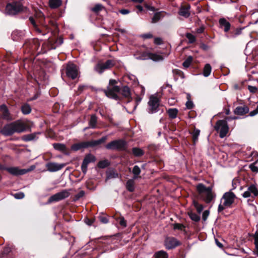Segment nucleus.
<instances>
[{
  "label": "nucleus",
  "instance_id": "1",
  "mask_svg": "<svg viewBox=\"0 0 258 258\" xmlns=\"http://www.w3.org/2000/svg\"><path fill=\"white\" fill-rule=\"evenodd\" d=\"M26 130L25 124L19 120L5 125L1 133L5 136H11L15 133H22Z\"/></svg>",
  "mask_w": 258,
  "mask_h": 258
},
{
  "label": "nucleus",
  "instance_id": "2",
  "mask_svg": "<svg viewBox=\"0 0 258 258\" xmlns=\"http://www.w3.org/2000/svg\"><path fill=\"white\" fill-rule=\"evenodd\" d=\"M196 188L200 198L207 204L210 203L215 197L211 187H206L203 183H199Z\"/></svg>",
  "mask_w": 258,
  "mask_h": 258
},
{
  "label": "nucleus",
  "instance_id": "3",
  "mask_svg": "<svg viewBox=\"0 0 258 258\" xmlns=\"http://www.w3.org/2000/svg\"><path fill=\"white\" fill-rule=\"evenodd\" d=\"M235 198L236 196L232 192L228 191L225 192L221 199V203L219 204L218 208V212H221L225 208L230 207Z\"/></svg>",
  "mask_w": 258,
  "mask_h": 258
},
{
  "label": "nucleus",
  "instance_id": "4",
  "mask_svg": "<svg viewBox=\"0 0 258 258\" xmlns=\"http://www.w3.org/2000/svg\"><path fill=\"white\" fill-rule=\"evenodd\" d=\"M24 7L19 2L8 3L6 7L5 13L7 15L14 16L23 11Z\"/></svg>",
  "mask_w": 258,
  "mask_h": 258
},
{
  "label": "nucleus",
  "instance_id": "5",
  "mask_svg": "<svg viewBox=\"0 0 258 258\" xmlns=\"http://www.w3.org/2000/svg\"><path fill=\"white\" fill-rule=\"evenodd\" d=\"M148 112L150 113L159 112L160 114L164 111L163 108L160 107V101L159 98L154 95L150 96L148 102Z\"/></svg>",
  "mask_w": 258,
  "mask_h": 258
},
{
  "label": "nucleus",
  "instance_id": "6",
  "mask_svg": "<svg viewBox=\"0 0 258 258\" xmlns=\"http://www.w3.org/2000/svg\"><path fill=\"white\" fill-rule=\"evenodd\" d=\"M105 148L111 150L124 151L126 149V142L123 140H114L108 143Z\"/></svg>",
  "mask_w": 258,
  "mask_h": 258
},
{
  "label": "nucleus",
  "instance_id": "7",
  "mask_svg": "<svg viewBox=\"0 0 258 258\" xmlns=\"http://www.w3.org/2000/svg\"><path fill=\"white\" fill-rule=\"evenodd\" d=\"M214 127L215 130L219 133V136L221 138H224L229 131V127L226 120H218Z\"/></svg>",
  "mask_w": 258,
  "mask_h": 258
},
{
  "label": "nucleus",
  "instance_id": "8",
  "mask_svg": "<svg viewBox=\"0 0 258 258\" xmlns=\"http://www.w3.org/2000/svg\"><path fill=\"white\" fill-rule=\"evenodd\" d=\"M114 63L112 60H107L105 62H98L94 67V70L99 74H102L106 70L113 67Z\"/></svg>",
  "mask_w": 258,
  "mask_h": 258
},
{
  "label": "nucleus",
  "instance_id": "9",
  "mask_svg": "<svg viewBox=\"0 0 258 258\" xmlns=\"http://www.w3.org/2000/svg\"><path fill=\"white\" fill-rule=\"evenodd\" d=\"M70 196L68 190L64 189L51 196L49 200V203L58 202L68 198Z\"/></svg>",
  "mask_w": 258,
  "mask_h": 258
},
{
  "label": "nucleus",
  "instance_id": "10",
  "mask_svg": "<svg viewBox=\"0 0 258 258\" xmlns=\"http://www.w3.org/2000/svg\"><path fill=\"white\" fill-rule=\"evenodd\" d=\"M35 168V166H31L28 169H19L18 167H10L7 168V171L11 174L14 175H19L25 174Z\"/></svg>",
  "mask_w": 258,
  "mask_h": 258
},
{
  "label": "nucleus",
  "instance_id": "11",
  "mask_svg": "<svg viewBox=\"0 0 258 258\" xmlns=\"http://www.w3.org/2000/svg\"><path fill=\"white\" fill-rule=\"evenodd\" d=\"M120 91V88L117 86H113L108 87L107 90L104 91L106 95L110 98L114 99H117L118 96L117 93Z\"/></svg>",
  "mask_w": 258,
  "mask_h": 258
},
{
  "label": "nucleus",
  "instance_id": "12",
  "mask_svg": "<svg viewBox=\"0 0 258 258\" xmlns=\"http://www.w3.org/2000/svg\"><path fill=\"white\" fill-rule=\"evenodd\" d=\"M66 74L69 78L73 80L75 79L78 75V71L76 65L69 64L66 69Z\"/></svg>",
  "mask_w": 258,
  "mask_h": 258
},
{
  "label": "nucleus",
  "instance_id": "13",
  "mask_svg": "<svg viewBox=\"0 0 258 258\" xmlns=\"http://www.w3.org/2000/svg\"><path fill=\"white\" fill-rule=\"evenodd\" d=\"M95 157L91 154L86 155L81 165V169L83 173L85 174L87 171L88 165L91 162H95Z\"/></svg>",
  "mask_w": 258,
  "mask_h": 258
},
{
  "label": "nucleus",
  "instance_id": "14",
  "mask_svg": "<svg viewBox=\"0 0 258 258\" xmlns=\"http://www.w3.org/2000/svg\"><path fill=\"white\" fill-rule=\"evenodd\" d=\"M164 243L165 247L168 249L174 248L180 244L176 238L172 237L166 238Z\"/></svg>",
  "mask_w": 258,
  "mask_h": 258
},
{
  "label": "nucleus",
  "instance_id": "15",
  "mask_svg": "<svg viewBox=\"0 0 258 258\" xmlns=\"http://www.w3.org/2000/svg\"><path fill=\"white\" fill-rule=\"evenodd\" d=\"M258 195V189L256 187L253 185H250L247 188V190L244 192L242 195L243 197L247 198L250 197H255Z\"/></svg>",
  "mask_w": 258,
  "mask_h": 258
},
{
  "label": "nucleus",
  "instance_id": "16",
  "mask_svg": "<svg viewBox=\"0 0 258 258\" xmlns=\"http://www.w3.org/2000/svg\"><path fill=\"white\" fill-rule=\"evenodd\" d=\"M66 166V164H58L55 162H49L46 164L47 169L49 172H56L61 170Z\"/></svg>",
  "mask_w": 258,
  "mask_h": 258
},
{
  "label": "nucleus",
  "instance_id": "17",
  "mask_svg": "<svg viewBox=\"0 0 258 258\" xmlns=\"http://www.w3.org/2000/svg\"><path fill=\"white\" fill-rule=\"evenodd\" d=\"M249 108L246 105L237 106L234 110L233 112L235 114L238 115H243L248 113Z\"/></svg>",
  "mask_w": 258,
  "mask_h": 258
},
{
  "label": "nucleus",
  "instance_id": "18",
  "mask_svg": "<svg viewBox=\"0 0 258 258\" xmlns=\"http://www.w3.org/2000/svg\"><path fill=\"white\" fill-rule=\"evenodd\" d=\"M11 36L14 41H19L23 38L24 33L21 31L15 30L12 32Z\"/></svg>",
  "mask_w": 258,
  "mask_h": 258
},
{
  "label": "nucleus",
  "instance_id": "19",
  "mask_svg": "<svg viewBox=\"0 0 258 258\" xmlns=\"http://www.w3.org/2000/svg\"><path fill=\"white\" fill-rule=\"evenodd\" d=\"M219 23L220 28H223L225 32H227L229 30L231 25L225 18L220 19Z\"/></svg>",
  "mask_w": 258,
  "mask_h": 258
},
{
  "label": "nucleus",
  "instance_id": "20",
  "mask_svg": "<svg viewBox=\"0 0 258 258\" xmlns=\"http://www.w3.org/2000/svg\"><path fill=\"white\" fill-rule=\"evenodd\" d=\"M107 139V136H104L102 137L101 139L97 140H93L91 141H88L87 142L88 147H95L98 146L102 143H104L106 140Z\"/></svg>",
  "mask_w": 258,
  "mask_h": 258
},
{
  "label": "nucleus",
  "instance_id": "21",
  "mask_svg": "<svg viewBox=\"0 0 258 258\" xmlns=\"http://www.w3.org/2000/svg\"><path fill=\"white\" fill-rule=\"evenodd\" d=\"M189 9L190 6L189 5L181 6L179 11V15L185 18H188L190 16Z\"/></svg>",
  "mask_w": 258,
  "mask_h": 258
},
{
  "label": "nucleus",
  "instance_id": "22",
  "mask_svg": "<svg viewBox=\"0 0 258 258\" xmlns=\"http://www.w3.org/2000/svg\"><path fill=\"white\" fill-rule=\"evenodd\" d=\"M87 142H81L77 144H73L71 146V150L74 151H77L82 149L88 148Z\"/></svg>",
  "mask_w": 258,
  "mask_h": 258
},
{
  "label": "nucleus",
  "instance_id": "23",
  "mask_svg": "<svg viewBox=\"0 0 258 258\" xmlns=\"http://www.w3.org/2000/svg\"><path fill=\"white\" fill-rule=\"evenodd\" d=\"M0 109L3 112V118L7 120H11L12 118L10 116V113L6 105L3 104L0 106Z\"/></svg>",
  "mask_w": 258,
  "mask_h": 258
},
{
  "label": "nucleus",
  "instance_id": "24",
  "mask_svg": "<svg viewBox=\"0 0 258 258\" xmlns=\"http://www.w3.org/2000/svg\"><path fill=\"white\" fill-rule=\"evenodd\" d=\"M39 134V133H34L28 135H25L22 137V139L25 142L33 141L38 138L37 135Z\"/></svg>",
  "mask_w": 258,
  "mask_h": 258
},
{
  "label": "nucleus",
  "instance_id": "25",
  "mask_svg": "<svg viewBox=\"0 0 258 258\" xmlns=\"http://www.w3.org/2000/svg\"><path fill=\"white\" fill-rule=\"evenodd\" d=\"M142 98L139 96H137L135 100V102L134 103L132 107L130 106V104L127 106V107L130 109V112L131 113L133 112L136 109L137 106L139 104V103L141 101Z\"/></svg>",
  "mask_w": 258,
  "mask_h": 258
},
{
  "label": "nucleus",
  "instance_id": "26",
  "mask_svg": "<svg viewBox=\"0 0 258 258\" xmlns=\"http://www.w3.org/2000/svg\"><path fill=\"white\" fill-rule=\"evenodd\" d=\"M53 146L54 148L58 151H61L63 153L67 152V148L64 144L60 143L53 144Z\"/></svg>",
  "mask_w": 258,
  "mask_h": 258
},
{
  "label": "nucleus",
  "instance_id": "27",
  "mask_svg": "<svg viewBox=\"0 0 258 258\" xmlns=\"http://www.w3.org/2000/svg\"><path fill=\"white\" fill-rule=\"evenodd\" d=\"M211 71L212 68L211 65L209 63H207L204 66L203 74L205 77H207L210 76Z\"/></svg>",
  "mask_w": 258,
  "mask_h": 258
},
{
  "label": "nucleus",
  "instance_id": "28",
  "mask_svg": "<svg viewBox=\"0 0 258 258\" xmlns=\"http://www.w3.org/2000/svg\"><path fill=\"white\" fill-rule=\"evenodd\" d=\"M126 188L129 191L131 192H132L134 190L135 181L134 178L127 180L126 184Z\"/></svg>",
  "mask_w": 258,
  "mask_h": 258
},
{
  "label": "nucleus",
  "instance_id": "29",
  "mask_svg": "<svg viewBox=\"0 0 258 258\" xmlns=\"http://www.w3.org/2000/svg\"><path fill=\"white\" fill-rule=\"evenodd\" d=\"M178 110L176 108H170L167 110L169 117L171 119L175 118L177 117Z\"/></svg>",
  "mask_w": 258,
  "mask_h": 258
},
{
  "label": "nucleus",
  "instance_id": "30",
  "mask_svg": "<svg viewBox=\"0 0 258 258\" xmlns=\"http://www.w3.org/2000/svg\"><path fill=\"white\" fill-rule=\"evenodd\" d=\"M97 118L95 115L93 114L91 116L90 121L89 122V127L95 128L96 127Z\"/></svg>",
  "mask_w": 258,
  "mask_h": 258
},
{
  "label": "nucleus",
  "instance_id": "31",
  "mask_svg": "<svg viewBox=\"0 0 258 258\" xmlns=\"http://www.w3.org/2000/svg\"><path fill=\"white\" fill-rule=\"evenodd\" d=\"M49 4L51 8H57L61 5V0H49Z\"/></svg>",
  "mask_w": 258,
  "mask_h": 258
},
{
  "label": "nucleus",
  "instance_id": "32",
  "mask_svg": "<svg viewBox=\"0 0 258 258\" xmlns=\"http://www.w3.org/2000/svg\"><path fill=\"white\" fill-rule=\"evenodd\" d=\"M104 9L105 8L102 5L100 4H97L94 7L91 9V10L95 13H98Z\"/></svg>",
  "mask_w": 258,
  "mask_h": 258
},
{
  "label": "nucleus",
  "instance_id": "33",
  "mask_svg": "<svg viewBox=\"0 0 258 258\" xmlns=\"http://www.w3.org/2000/svg\"><path fill=\"white\" fill-rule=\"evenodd\" d=\"M132 152L134 156L136 157H140L144 155V151L139 148H133Z\"/></svg>",
  "mask_w": 258,
  "mask_h": 258
},
{
  "label": "nucleus",
  "instance_id": "34",
  "mask_svg": "<svg viewBox=\"0 0 258 258\" xmlns=\"http://www.w3.org/2000/svg\"><path fill=\"white\" fill-rule=\"evenodd\" d=\"M141 169L138 166L135 165L132 171V172L134 174V179H136L138 177L139 175L141 173Z\"/></svg>",
  "mask_w": 258,
  "mask_h": 258
},
{
  "label": "nucleus",
  "instance_id": "35",
  "mask_svg": "<svg viewBox=\"0 0 258 258\" xmlns=\"http://www.w3.org/2000/svg\"><path fill=\"white\" fill-rule=\"evenodd\" d=\"M121 94L125 97L128 98L131 95L130 88L127 86H123L121 89Z\"/></svg>",
  "mask_w": 258,
  "mask_h": 258
},
{
  "label": "nucleus",
  "instance_id": "36",
  "mask_svg": "<svg viewBox=\"0 0 258 258\" xmlns=\"http://www.w3.org/2000/svg\"><path fill=\"white\" fill-rule=\"evenodd\" d=\"M21 110L23 114H28L30 113L31 108L29 105L25 104L22 106Z\"/></svg>",
  "mask_w": 258,
  "mask_h": 258
},
{
  "label": "nucleus",
  "instance_id": "37",
  "mask_svg": "<svg viewBox=\"0 0 258 258\" xmlns=\"http://www.w3.org/2000/svg\"><path fill=\"white\" fill-rule=\"evenodd\" d=\"M200 131L199 129L195 128L192 133V140L194 143L195 144L196 142L198 141V137L200 135Z\"/></svg>",
  "mask_w": 258,
  "mask_h": 258
},
{
  "label": "nucleus",
  "instance_id": "38",
  "mask_svg": "<svg viewBox=\"0 0 258 258\" xmlns=\"http://www.w3.org/2000/svg\"><path fill=\"white\" fill-rule=\"evenodd\" d=\"M193 205L196 208L197 212L200 214L204 209L203 206L195 200L193 201Z\"/></svg>",
  "mask_w": 258,
  "mask_h": 258
},
{
  "label": "nucleus",
  "instance_id": "39",
  "mask_svg": "<svg viewBox=\"0 0 258 258\" xmlns=\"http://www.w3.org/2000/svg\"><path fill=\"white\" fill-rule=\"evenodd\" d=\"M253 237L254 240V244L255 246V253L258 255V231H256L253 235Z\"/></svg>",
  "mask_w": 258,
  "mask_h": 258
},
{
  "label": "nucleus",
  "instance_id": "40",
  "mask_svg": "<svg viewBox=\"0 0 258 258\" xmlns=\"http://www.w3.org/2000/svg\"><path fill=\"white\" fill-rule=\"evenodd\" d=\"M192 61V57L191 56H189L183 62L182 65L185 68H187L189 67L190 65L191 62Z\"/></svg>",
  "mask_w": 258,
  "mask_h": 258
},
{
  "label": "nucleus",
  "instance_id": "41",
  "mask_svg": "<svg viewBox=\"0 0 258 258\" xmlns=\"http://www.w3.org/2000/svg\"><path fill=\"white\" fill-rule=\"evenodd\" d=\"M188 215L190 218L195 222H198L200 220V216L196 213L190 212L188 213Z\"/></svg>",
  "mask_w": 258,
  "mask_h": 258
},
{
  "label": "nucleus",
  "instance_id": "42",
  "mask_svg": "<svg viewBox=\"0 0 258 258\" xmlns=\"http://www.w3.org/2000/svg\"><path fill=\"white\" fill-rule=\"evenodd\" d=\"M156 258H168L167 253L163 251H160L155 254Z\"/></svg>",
  "mask_w": 258,
  "mask_h": 258
},
{
  "label": "nucleus",
  "instance_id": "43",
  "mask_svg": "<svg viewBox=\"0 0 258 258\" xmlns=\"http://www.w3.org/2000/svg\"><path fill=\"white\" fill-rule=\"evenodd\" d=\"M150 57L154 61H159L163 59L162 56L157 54L152 53L150 54Z\"/></svg>",
  "mask_w": 258,
  "mask_h": 258
},
{
  "label": "nucleus",
  "instance_id": "44",
  "mask_svg": "<svg viewBox=\"0 0 258 258\" xmlns=\"http://www.w3.org/2000/svg\"><path fill=\"white\" fill-rule=\"evenodd\" d=\"M161 18V13H156L153 17L152 18L151 22L152 23H155L158 22Z\"/></svg>",
  "mask_w": 258,
  "mask_h": 258
},
{
  "label": "nucleus",
  "instance_id": "45",
  "mask_svg": "<svg viewBox=\"0 0 258 258\" xmlns=\"http://www.w3.org/2000/svg\"><path fill=\"white\" fill-rule=\"evenodd\" d=\"M186 37L188 39L189 43H192L196 41V38L195 36L190 33H186Z\"/></svg>",
  "mask_w": 258,
  "mask_h": 258
},
{
  "label": "nucleus",
  "instance_id": "46",
  "mask_svg": "<svg viewBox=\"0 0 258 258\" xmlns=\"http://www.w3.org/2000/svg\"><path fill=\"white\" fill-rule=\"evenodd\" d=\"M249 168L250 170L254 173H257L258 172V167L255 165V163H251L249 166Z\"/></svg>",
  "mask_w": 258,
  "mask_h": 258
},
{
  "label": "nucleus",
  "instance_id": "47",
  "mask_svg": "<svg viewBox=\"0 0 258 258\" xmlns=\"http://www.w3.org/2000/svg\"><path fill=\"white\" fill-rule=\"evenodd\" d=\"M85 195V192L83 190L80 191L78 194L76 195L74 197V201H78L80 198H82Z\"/></svg>",
  "mask_w": 258,
  "mask_h": 258
},
{
  "label": "nucleus",
  "instance_id": "48",
  "mask_svg": "<svg viewBox=\"0 0 258 258\" xmlns=\"http://www.w3.org/2000/svg\"><path fill=\"white\" fill-rule=\"evenodd\" d=\"M241 29H236L231 33V37H235L241 33Z\"/></svg>",
  "mask_w": 258,
  "mask_h": 258
},
{
  "label": "nucleus",
  "instance_id": "49",
  "mask_svg": "<svg viewBox=\"0 0 258 258\" xmlns=\"http://www.w3.org/2000/svg\"><path fill=\"white\" fill-rule=\"evenodd\" d=\"M13 196L17 199H22L25 197L24 194L22 192L16 193Z\"/></svg>",
  "mask_w": 258,
  "mask_h": 258
},
{
  "label": "nucleus",
  "instance_id": "50",
  "mask_svg": "<svg viewBox=\"0 0 258 258\" xmlns=\"http://www.w3.org/2000/svg\"><path fill=\"white\" fill-rule=\"evenodd\" d=\"M119 220V223L120 226H122L123 227H125L126 226V221L125 220L124 218L122 217H119L118 218Z\"/></svg>",
  "mask_w": 258,
  "mask_h": 258
},
{
  "label": "nucleus",
  "instance_id": "51",
  "mask_svg": "<svg viewBox=\"0 0 258 258\" xmlns=\"http://www.w3.org/2000/svg\"><path fill=\"white\" fill-rule=\"evenodd\" d=\"M210 212L209 210H206L205 211L202 215V219L203 221H205L207 220L209 215Z\"/></svg>",
  "mask_w": 258,
  "mask_h": 258
},
{
  "label": "nucleus",
  "instance_id": "52",
  "mask_svg": "<svg viewBox=\"0 0 258 258\" xmlns=\"http://www.w3.org/2000/svg\"><path fill=\"white\" fill-rule=\"evenodd\" d=\"M186 107L188 109H191L194 107L193 102L189 99H188L187 101L186 102Z\"/></svg>",
  "mask_w": 258,
  "mask_h": 258
},
{
  "label": "nucleus",
  "instance_id": "53",
  "mask_svg": "<svg viewBox=\"0 0 258 258\" xmlns=\"http://www.w3.org/2000/svg\"><path fill=\"white\" fill-rule=\"evenodd\" d=\"M98 166L99 168H104L107 166V162L105 161H100L98 163Z\"/></svg>",
  "mask_w": 258,
  "mask_h": 258
},
{
  "label": "nucleus",
  "instance_id": "54",
  "mask_svg": "<svg viewBox=\"0 0 258 258\" xmlns=\"http://www.w3.org/2000/svg\"><path fill=\"white\" fill-rule=\"evenodd\" d=\"M184 227V226L181 224L176 223L174 225V229L182 230Z\"/></svg>",
  "mask_w": 258,
  "mask_h": 258
},
{
  "label": "nucleus",
  "instance_id": "55",
  "mask_svg": "<svg viewBox=\"0 0 258 258\" xmlns=\"http://www.w3.org/2000/svg\"><path fill=\"white\" fill-rule=\"evenodd\" d=\"M248 89L251 93H255L257 90L256 87L250 85L248 86Z\"/></svg>",
  "mask_w": 258,
  "mask_h": 258
},
{
  "label": "nucleus",
  "instance_id": "56",
  "mask_svg": "<svg viewBox=\"0 0 258 258\" xmlns=\"http://www.w3.org/2000/svg\"><path fill=\"white\" fill-rule=\"evenodd\" d=\"M100 221L103 223H107L108 222V220L106 217L100 216L99 217Z\"/></svg>",
  "mask_w": 258,
  "mask_h": 258
},
{
  "label": "nucleus",
  "instance_id": "57",
  "mask_svg": "<svg viewBox=\"0 0 258 258\" xmlns=\"http://www.w3.org/2000/svg\"><path fill=\"white\" fill-rule=\"evenodd\" d=\"M154 43L156 44H161L162 43V40L160 38H155L154 39Z\"/></svg>",
  "mask_w": 258,
  "mask_h": 258
},
{
  "label": "nucleus",
  "instance_id": "58",
  "mask_svg": "<svg viewBox=\"0 0 258 258\" xmlns=\"http://www.w3.org/2000/svg\"><path fill=\"white\" fill-rule=\"evenodd\" d=\"M116 83H117V82L115 80H113V79L110 80L108 87L115 86V85Z\"/></svg>",
  "mask_w": 258,
  "mask_h": 258
},
{
  "label": "nucleus",
  "instance_id": "59",
  "mask_svg": "<svg viewBox=\"0 0 258 258\" xmlns=\"http://www.w3.org/2000/svg\"><path fill=\"white\" fill-rule=\"evenodd\" d=\"M119 13L122 15H126L130 13V11L127 9H121L119 10Z\"/></svg>",
  "mask_w": 258,
  "mask_h": 258
},
{
  "label": "nucleus",
  "instance_id": "60",
  "mask_svg": "<svg viewBox=\"0 0 258 258\" xmlns=\"http://www.w3.org/2000/svg\"><path fill=\"white\" fill-rule=\"evenodd\" d=\"M143 38L145 39L151 38L153 37V35L151 33L144 34L142 35Z\"/></svg>",
  "mask_w": 258,
  "mask_h": 258
},
{
  "label": "nucleus",
  "instance_id": "61",
  "mask_svg": "<svg viewBox=\"0 0 258 258\" xmlns=\"http://www.w3.org/2000/svg\"><path fill=\"white\" fill-rule=\"evenodd\" d=\"M238 117L236 116H233V117H227L224 119V120H226V122L227 123L228 121H230V120L232 119H238Z\"/></svg>",
  "mask_w": 258,
  "mask_h": 258
},
{
  "label": "nucleus",
  "instance_id": "62",
  "mask_svg": "<svg viewBox=\"0 0 258 258\" xmlns=\"http://www.w3.org/2000/svg\"><path fill=\"white\" fill-rule=\"evenodd\" d=\"M87 88V86L86 85H80L78 87V91L80 92H81L82 91H83V90Z\"/></svg>",
  "mask_w": 258,
  "mask_h": 258
},
{
  "label": "nucleus",
  "instance_id": "63",
  "mask_svg": "<svg viewBox=\"0 0 258 258\" xmlns=\"http://www.w3.org/2000/svg\"><path fill=\"white\" fill-rule=\"evenodd\" d=\"M257 113H258V112H257L254 109L250 112L249 115L250 116H252L256 115Z\"/></svg>",
  "mask_w": 258,
  "mask_h": 258
},
{
  "label": "nucleus",
  "instance_id": "64",
  "mask_svg": "<svg viewBox=\"0 0 258 258\" xmlns=\"http://www.w3.org/2000/svg\"><path fill=\"white\" fill-rule=\"evenodd\" d=\"M197 32L198 33H202L204 32V28H200L197 30Z\"/></svg>",
  "mask_w": 258,
  "mask_h": 258
}]
</instances>
